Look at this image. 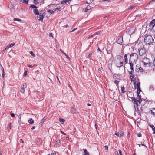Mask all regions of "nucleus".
Here are the masks:
<instances>
[{
	"mask_svg": "<svg viewBox=\"0 0 155 155\" xmlns=\"http://www.w3.org/2000/svg\"><path fill=\"white\" fill-rule=\"evenodd\" d=\"M116 59H115L114 61L116 66L119 68L123 66V62L122 57L118 55L116 56Z\"/></svg>",
	"mask_w": 155,
	"mask_h": 155,
	"instance_id": "f257e3e1",
	"label": "nucleus"
},
{
	"mask_svg": "<svg viewBox=\"0 0 155 155\" xmlns=\"http://www.w3.org/2000/svg\"><path fill=\"white\" fill-rule=\"evenodd\" d=\"M138 54L135 53H132L131 54L129 58V62L136 63L138 59Z\"/></svg>",
	"mask_w": 155,
	"mask_h": 155,
	"instance_id": "f03ea898",
	"label": "nucleus"
},
{
	"mask_svg": "<svg viewBox=\"0 0 155 155\" xmlns=\"http://www.w3.org/2000/svg\"><path fill=\"white\" fill-rule=\"evenodd\" d=\"M144 42L146 44L150 45L153 42V39L151 35H147L144 38Z\"/></svg>",
	"mask_w": 155,
	"mask_h": 155,
	"instance_id": "7ed1b4c3",
	"label": "nucleus"
},
{
	"mask_svg": "<svg viewBox=\"0 0 155 155\" xmlns=\"http://www.w3.org/2000/svg\"><path fill=\"white\" fill-rule=\"evenodd\" d=\"M142 64L145 67L149 66L150 63V60L149 58H144L142 60Z\"/></svg>",
	"mask_w": 155,
	"mask_h": 155,
	"instance_id": "20e7f679",
	"label": "nucleus"
},
{
	"mask_svg": "<svg viewBox=\"0 0 155 155\" xmlns=\"http://www.w3.org/2000/svg\"><path fill=\"white\" fill-rule=\"evenodd\" d=\"M137 96L138 99H137L135 97H132L131 98L132 100L135 103L137 106H138V103L139 104H140L141 102L142 101V100L141 98V96Z\"/></svg>",
	"mask_w": 155,
	"mask_h": 155,
	"instance_id": "39448f33",
	"label": "nucleus"
},
{
	"mask_svg": "<svg viewBox=\"0 0 155 155\" xmlns=\"http://www.w3.org/2000/svg\"><path fill=\"white\" fill-rule=\"evenodd\" d=\"M139 51V54L140 56H142L145 55L146 53V50L144 48H141L140 49H138Z\"/></svg>",
	"mask_w": 155,
	"mask_h": 155,
	"instance_id": "423d86ee",
	"label": "nucleus"
},
{
	"mask_svg": "<svg viewBox=\"0 0 155 155\" xmlns=\"http://www.w3.org/2000/svg\"><path fill=\"white\" fill-rule=\"evenodd\" d=\"M39 15L38 17L39 19H38L39 21H42L43 20L44 17L45 15V14L44 13H41L39 14Z\"/></svg>",
	"mask_w": 155,
	"mask_h": 155,
	"instance_id": "0eeeda50",
	"label": "nucleus"
},
{
	"mask_svg": "<svg viewBox=\"0 0 155 155\" xmlns=\"http://www.w3.org/2000/svg\"><path fill=\"white\" fill-rule=\"evenodd\" d=\"M123 38L122 37H120L118 38V40L117 41V43L118 44H121L123 42Z\"/></svg>",
	"mask_w": 155,
	"mask_h": 155,
	"instance_id": "6e6552de",
	"label": "nucleus"
},
{
	"mask_svg": "<svg viewBox=\"0 0 155 155\" xmlns=\"http://www.w3.org/2000/svg\"><path fill=\"white\" fill-rule=\"evenodd\" d=\"M150 29L153 33L155 34V24L150 26Z\"/></svg>",
	"mask_w": 155,
	"mask_h": 155,
	"instance_id": "1a4fd4ad",
	"label": "nucleus"
},
{
	"mask_svg": "<svg viewBox=\"0 0 155 155\" xmlns=\"http://www.w3.org/2000/svg\"><path fill=\"white\" fill-rule=\"evenodd\" d=\"M47 119L46 117H44L41 120L40 123L39 124V125L40 127H41L43 124L44 120Z\"/></svg>",
	"mask_w": 155,
	"mask_h": 155,
	"instance_id": "9d476101",
	"label": "nucleus"
},
{
	"mask_svg": "<svg viewBox=\"0 0 155 155\" xmlns=\"http://www.w3.org/2000/svg\"><path fill=\"white\" fill-rule=\"evenodd\" d=\"M15 45V44L14 43H12L11 44L8 45L6 47L5 50L4 51V52L6 50L9 49V48H11V47L14 46Z\"/></svg>",
	"mask_w": 155,
	"mask_h": 155,
	"instance_id": "9b49d317",
	"label": "nucleus"
},
{
	"mask_svg": "<svg viewBox=\"0 0 155 155\" xmlns=\"http://www.w3.org/2000/svg\"><path fill=\"white\" fill-rule=\"evenodd\" d=\"M134 85L135 89L138 88L139 89V88L140 87V82H137V83H134Z\"/></svg>",
	"mask_w": 155,
	"mask_h": 155,
	"instance_id": "f8f14e48",
	"label": "nucleus"
},
{
	"mask_svg": "<svg viewBox=\"0 0 155 155\" xmlns=\"http://www.w3.org/2000/svg\"><path fill=\"white\" fill-rule=\"evenodd\" d=\"M130 74V78L132 80V79H133L134 78V74L133 73L132 71H130L129 73Z\"/></svg>",
	"mask_w": 155,
	"mask_h": 155,
	"instance_id": "ddd939ff",
	"label": "nucleus"
},
{
	"mask_svg": "<svg viewBox=\"0 0 155 155\" xmlns=\"http://www.w3.org/2000/svg\"><path fill=\"white\" fill-rule=\"evenodd\" d=\"M135 28L134 27H132L129 28V31L130 34H132L134 31Z\"/></svg>",
	"mask_w": 155,
	"mask_h": 155,
	"instance_id": "4468645a",
	"label": "nucleus"
},
{
	"mask_svg": "<svg viewBox=\"0 0 155 155\" xmlns=\"http://www.w3.org/2000/svg\"><path fill=\"white\" fill-rule=\"evenodd\" d=\"M124 63L125 64L128 63L127 56V54H125L124 56Z\"/></svg>",
	"mask_w": 155,
	"mask_h": 155,
	"instance_id": "2eb2a0df",
	"label": "nucleus"
},
{
	"mask_svg": "<svg viewBox=\"0 0 155 155\" xmlns=\"http://www.w3.org/2000/svg\"><path fill=\"white\" fill-rule=\"evenodd\" d=\"M11 9L13 10H15V5L14 2H11Z\"/></svg>",
	"mask_w": 155,
	"mask_h": 155,
	"instance_id": "dca6fc26",
	"label": "nucleus"
},
{
	"mask_svg": "<svg viewBox=\"0 0 155 155\" xmlns=\"http://www.w3.org/2000/svg\"><path fill=\"white\" fill-rule=\"evenodd\" d=\"M75 106L74 105L71 110V112L72 113H76V111L75 110Z\"/></svg>",
	"mask_w": 155,
	"mask_h": 155,
	"instance_id": "f3484780",
	"label": "nucleus"
},
{
	"mask_svg": "<svg viewBox=\"0 0 155 155\" xmlns=\"http://www.w3.org/2000/svg\"><path fill=\"white\" fill-rule=\"evenodd\" d=\"M62 1H61L60 3L61 4H62L64 3H67V2H70L71 0H61Z\"/></svg>",
	"mask_w": 155,
	"mask_h": 155,
	"instance_id": "a211bd4d",
	"label": "nucleus"
},
{
	"mask_svg": "<svg viewBox=\"0 0 155 155\" xmlns=\"http://www.w3.org/2000/svg\"><path fill=\"white\" fill-rule=\"evenodd\" d=\"M33 12L34 13L37 15H39V11L38 9H34L33 10Z\"/></svg>",
	"mask_w": 155,
	"mask_h": 155,
	"instance_id": "6ab92c4d",
	"label": "nucleus"
},
{
	"mask_svg": "<svg viewBox=\"0 0 155 155\" xmlns=\"http://www.w3.org/2000/svg\"><path fill=\"white\" fill-rule=\"evenodd\" d=\"M1 70L2 71V77L3 78H4V75H5V71H4V69L3 67H2V66H1Z\"/></svg>",
	"mask_w": 155,
	"mask_h": 155,
	"instance_id": "aec40b11",
	"label": "nucleus"
},
{
	"mask_svg": "<svg viewBox=\"0 0 155 155\" xmlns=\"http://www.w3.org/2000/svg\"><path fill=\"white\" fill-rule=\"evenodd\" d=\"M134 63H131V62H129V64L130 67V69L131 70L133 71L134 70V68L133 67V65L134 64Z\"/></svg>",
	"mask_w": 155,
	"mask_h": 155,
	"instance_id": "412c9836",
	"label": "nucleus"
},
{
	"mask_svg": "<svg viewBox=\"0 0 155 155\" xmlns=\"http://www.w3.org/2000/svg\"><path fill=\"white\" fill-rule=\"evenodd\" d=\"M155 24V20L153 19L152 20L150 23V26H152V25H154Z\"/></svg>",
	"mask_w": 155,
	"mask_h": 155,
	"instance_id": "4be33fe9",
	"label": "nucleus"
},
{
	"mask_svg": "<svg viewBox=\"0 0 155 155\" xmlns=\"http://www.w3.org/2000/svg\"><path fill=\"white\" fill-rule=\"evenodd\" d=\"M28 122L29 124H32L34 123V120L32 118H30L28 120Z\"/></svg>",
	"mask_w": 155,
	"mask_h": 155,
	"instance_id": "5701e85b",
	"label": "nucleus"
},
{
	"mask_svg": "<svg viewBox=\"0 0 155 155\" xmlns=\"http://www.w3.org/2000/svg\"><path fill=\"white\" fill-rule=\"evenodd\" d=\"M83 155H89V153L87 152V150L86 149H84V151L83 153Z\"/></svg>",
	"mask_w": 155,
	"mask_h": 155,
	"instance_id": "b1692460",
	"label": "nucleus"
},
{
	"mask_svg": "<svg viewBox=\"0 0 155 155\" xmlns=\"http://www.w3.org/2000/svg\"><path fill=\"white\" fill-rule=\"evenodd\" d=\"M137 88V96H140V95H139V92H140L141 91V90L140 89V88H139V89L138 88Z\"/></svg>",
	"mask_w": 155,
	"mask_h": 155,
	"instance_id": "393cba45",
	"label": "nucleus"
},
{
	"mask_svg": "<svg viewBox=\"0 0 155 155\" xmlns=\"http://www.w3.org/2000/svg\"><path fill=\"white\" fill-rule=\"evenodd\" d=\"M91 8V7L90 6H87L85 10V12H87L88 10Z\"/></svg>",
	"mask_w": 155,
	"mask_h": 155,
	"instance_id": "a878e982",
	"label": "nucleus"
},
{
	"mask_svg": "<svg viewBox=\"0 0 155 155\" xmlns=\"http://www.w3.org/2000/svg\"><path fill=\"white\" fill-rule=\"evenodd\" d=\"M91 54L92 53L91 52L87 53L86 54L87 57L89 59H90V57L91 56Z\"/></svg>",
	"mask_w": 155,
	"mask_h": 155,
	"instance_id": "bb28decb",
	"label": "nucleus"
},
{
	"mask_svg": "<svg viewBox=\"0 0 155 155\" xmlns=\"http://www.w3.org/2000/svg\"><path fill=\"white\" fill-rule=\"evenodd\" d=\"M151 114L153 116H155V109H153V110H151Z\"/></svg>",
	"mask_w": 155,
	"mask_h": 155,
	"instance_id": "cd10ccee",
	"label": "nucleus"
},
{
	"mask_svg": "<svg viewBox=\"0 0 155 155\" xmlns=\"http://www.w3.org/2000/svg\"><path fill=\"white\" fill-rule=\"evenodd\" d=\"M86 2L88 4H90L93 2L94 0H86Z\"/></svg>",
	"mask_w": 155,
	"mask_h": 155,
	"instance_id": "c85d7f7f",
	"label": "nucleus"
},
{
	"mask_svg": "<svg viewBox=\"0 0 155 155\" xmlns=\"http://www.w3.org/2000/svg\"><path fill=\"white\" fill-rule=\"evenodd\" d=\"M59 121L62 123V124H63L65 121V120L63 119H62V118H60L59 119Z\"/></svg>",
	"mask_w": 155,
	"mask_h": 155,
	"instance_id": "c756f323",
	"label": "nucleus"
},
{
	"mask_svg": "<svg viewBox=\"0 0 155 155\" xmlns=\"http://www.w3.org/2000/svg\"><path fill=\"white\" fill-rule=\"evenodd\" d=\"M21 92L22 93H24L25 92L24 88L22 87V86H21V89L20 90Z\"/></svg>",
	"mask_w": 155,
	"mask_h": 155,
	"instance_id": "7c9ffc66",
	"label": "nucleus"
},
{
	"mask_svg": "<svg viewBox=\"0 0 155 155\" xmlns=\"http://www.w3.org/2000/svg\"><path fill=\"white\" fill-rule=\"evenodd\" d=\"M30 7L32 8L36 9L37 8V7L34 5H31Z\"/></svg>",
	"mask_w": 155,
	"mask_h": 155,
	"instance_id": "2f4dec72",
	"label": "nucleus"
},
{
	"mask_svg": "<svg viewBox=\"0 0 155 155\" xmlns=\"http://www.w3.org/2000/svg\"><path fill=\"white\" fill-rule=\"evenodd\" d=\"M28 0H21V2H22L23 3H25L26 4H28Z\"/></svg>",
	"mask_w": 155,
	"mask_h": 155,
	"instance_id": "473e14b6",
	"label": "nucleus"
},
{
	"mask_svg": "<svg viewBox=\"0 0 155 155\" xmlns=\"http://www.w3.org/2000/svg\"><path fill=\"white\" fill-rule=\"evenodd\" d=\"M60 9H61V7H59V8H55V9H54V10L55 11V12H57L58 10H60Z\"/></svg>",
	"mask_w": 155,
	"mask_h": 155,
	"instance_id": "72a5a7b5",
	"label": "nucleus"
},
{
	"mask_svg": "<svg viewBox=\"0 0 155 155\" xmlns=\"http://www.w3.org/2000/svg\"><path fill=\"white\" fill-rule=\"evenodd\" d=\"M33 2L35 4H38L39 3L38 0H34Z\"/></svg>",
	"mask_w": 155,
	"mask_h": 155,
	"instance_id": "f704fd0d",
	"label": "nucleus"
},
{
	"mask_svg": "<svg viewBox=\"0 0 155 155\" xmlns=\"http://www.w3.org/2000/svg\"><path fill=\"white\" fill-rule=\"evenodd\" d=\"M125 88L123 87H121V91L122 93H125Z\"/></svg>",
	"mask_w": 155,
	"mask_h": 155,
	"instance_id": "c9c22d12",
	"label": "nucleus"
},
{
	"mask_svg": "<svg viewBox=\"0 0 155 155\" xmlns=\"http://www.w3.org/2000/svg\"><path fill=\"white\" fill-rule=\"evenodd\" d=\"M48 11L51 14L54 13V11L53 10H48Z\"/></svg>",
	"mask_w": 155,
	"mask_h": 155,
	"instance_id": "e433bc0d",
	"label": "nucleus"
},
{
	"mask_svg": "<svg viewBox=\"0 0 155 155\" xmlns=\"http://www.w3.org/2000/svg\"><path fill=\"white\" fill-rule=\"evenodd\" d=\"M119 135L120 137H123L124 135L123 133L120 131Z\"/></svg>",
	"mask_w": 155,
	"mask_h": 155,
	"instance_id": "4c0bfd02",
	"label": "nucleus"
},
{
	"mask_svg": "<svg viewBox=\"0 0 155 155\" xmlns=\"http://www.w3.org/2000/svg\"><path fill=\"white\" fill-rule=\"evenodd\" d=\"M30 53L31 55L34 57H35V55L33 53V52L32 51H31L30 52Z\"/></svg>",
	"mask_w": 155,
	"mask_h": 155,
	"instance_id": "58836bf2",
	"label": "nucleus"
},
{
	"mask_svg": "<svg viewBox=\"0 0 155 155\" xmlns=\"http://www.w3.org/2000/svg\"><path fill=\"white\" fill-rule=\"evenodd\" d=\"M13 20L14 21H21V19H19L18 18H14L13 19Z\"/></svg>",
	"mask_w": 155,
	"mask_h": 155,
	"instance_id": "ea45409f",
	"label": "nucleus"
},
{
	"mask_svg": "<svg viewBox=\"0 0 155 155\" xmlns=\"http://www.w3.org/2000/svg\"><path fill=\"white\" fill-rule=\"evenodd\" d=\"M22 86L23 87L26 88L27 87L26 84L25 83H24Z\"/></svg>",
	"mask_w": 155,
	"mask_h": 155,
	"instance_id": "a19ab883",
	"label": "nucleus"
},
{
	"mask_svg": "<svg viewBox=\"0 0 155 155\" xmlns=\"http://www.w3.org/2000/svg\"><path fill=\"white\" fill-rule=\"evenodd\" d=\"M134 7L133 6H130L129 8H128V10H131L133 9Z\"/></svg>",
	"mask_w": 155,
	"mask_h": 155,
	"instance_id": "79ce46f5",
	"label": "nucleus"
},
{
	"mask_svg": "<svg viewBox=\"0 0 155 155\" xmlns=\"http://www.w3.org/2000/svg\"><path fill=\"white\" fill-rule=\"evenodd\" d=\"M139 70L140 71L143 72V69L141 67L139 68Z\"/></svg>",
	"mask_w": 155,
	"mask_h": 155,
	"instance_id": "37998d69",
	"label": "nucleus"
},
{
	"mask_svg": "<svg viewBox=\"0 0 155 155\" xmlns=\"http://www.w3.org/2000/svg\"><path fill=\"white\" fill-rule=\"evenodd\" d=\"M96 34H93V35H91L90 36H89V37H88L87 38L88 39H90V38H92V37L94 36Z\"/></svg>",
	"mask_w": 155,
	"mask_h": 155,
	"instance_id": "c03bdc74",
	"label": "nucleus"
},
{
	"mask_svg": "<svg viewBox=\"0 0 155 155\" xmlns=\"http://www.w3.org/2000/svg\"><path fill=\"white\" fill-rule=\"evenodd\" d=\"M114 134L117 135V136H118L119 135V132H116Z\"/></svg>",
	"mask_w": 155,
	"mask_h": 155,
	"instance_id": "a18cd8bd",
	"label": "nucleus"
},
{
	"mask_svg": "<svg viewBox=\"0 0 155 155\" xmlns=\"http://www.w3.org/2000/svg\"><path fill=\"white\" fill-rule=\"evenodd\" d=\"M8 129H11V123H9V125L8 126Z\"/></svg>",
	"mask_w": 155,
	"mask_h": 155,
	"instance_id": "49530a36",
	"label": "nucleus"
},
{
	"mask_svg": "<svg viewBox=\"0 0 155 155\" xmlns=\"http://www.w3.org/2000/svg\"><path fill=\"white\" fill-rule=\"evenodd\" d=\"M60 140H57L56 141V143L57 144H58L60 143Z\"/></svg>",
	"mask_w": 155,
	"mask_h": 155,
	"instance_id": "de8ad7c7",
	"label": "nucleus"
},
{
	"mask_svg": "<svg viewBox=\"0 0 155 155\" xmlns=\"http://www.w3.org/2000/svg\"><path fill=\"white\" fill-rule=\"evenodd\" d=\"M119 81H118L117 80H115L114 81V83L116 84L117 85H118V84L119 83Z\"/></svg>",
	"mask_w": 155,
	"mask_h": 155,
	"instance_id": "09e8293b",
	"label": "nucleus"
},
{
	"mask_svg": "<svg viewBox=\"0 0 155 155\" xmlns=\"http://www.w3.org/2000/svg\"><path fill=\"white\" fill-rule=\"evenodd\" d=\"M27 66L30 68H32L35 66V65H34L33 66H32V65H28Z\"/></svg>",
	"mask_w": 155,
	"mask_h": 155,
	"instance_id": "8fccbe9b",
	"label": "nucleus"
},
{
	"mask_svg": "<svg viewBox=\"0 0 155 155\" xmlns=\"http://www.w3.org/2000/svg\"><path fill=\"white\" fill-rule=\"evenodd\" d=\"M64 54L66 56L67 58L68 59H70V58L67 55V54L65 53H64Z\"/></svg>",
	"mask_w": 155,
	"mask_h": 155,
	"instance_id": "3c124183",
	"label": "nucleus"
},
{
	"mask_svg": "<svg viewBox=\"0 0 155 155\" xmlns=\"http://www.w3.org/2000/svg\"><path fill=\"white\" fill-rule=\"evenodd\" d=\"M105 150H108V147L107 146H105L104 147Z\"/></svg>",
	"mask_w": 155,
	"mask_h": 155,
	"instance_id": "603ef678",
	"label": "nucleus"
},
{
	"mask_svg": "<svg viewBox=\"0 0 155 155\" xmlns=\"http://www.w3.org/2000/svg\"><path fill=\"white\" fill-rule=\"evenodd\" d=\"M137 136H138L139 137H141V136H142L141 134H140V133H138V134H137Z\"/></svg>",
	"mask_w": 155,
	"mask_h": 155,
	"instance_id": "864d4df0",
	"label": "nucleus"
},
{
	"mask_svg": "<svg viewBox=\"0 0 155 155\" xmlns=\"http://www.w3.org/2000/svg\"><path fill=\"white\" fill-rule=\"evenodd\" d=\"M118 151L119 152V154L120 155H122V152H121V150H119Z\"/></svg>",
	"mask_w": 155,
	"mask_h": 155,
	"instance_id": "5fc2aeb1",
	"label": "nucleus"
},
{
	"mask_svg": "<svg viewBox=\"0 0 155 155\" xmlns=\"http://www.w3.org/2000/svg\"><path fill=\"white\" fill-rule=\"evenodd\" d=\"M24 74L25 76H26L27 75V71H25Z\"/></svg>",
	"mask_w": 155,
	"mask_h": 155,
	"instance_id": "6e6d98bb",
	"label": "nucleus"
},
{
	"mask_svg": "<svg viewBox=\"0 0 155 155\" xmlns=\"http://www.w3.org/2000/svg\"><path fill=\"white\" fill-rule=\"evenodd\" d=\"M11 116L12 117H13L15 116V114L14 113H12L11 114Z\"/></svg>",
	"mask_w": 155,
	"mask_h": 155,
	"instance_id": "4d7b16f0",
	"label": "nucleus"
},
{
	"mask_svg": "<svg viewBox=\"0 0 155 155\" xmlns=\"http://www.w3.org/2000/svg\"><path fill=\"white\" fill-rule=\"evenodd\" d=\"M49 36L50 37H52L53 36H52V34L51 33H50L49 34Z\"/></svg>",
	"mask_w": 155,
	"mask_h": 155,
	"instance_id": "13d9d810",
	"label": "nucleus"
},
{
	"mask_svg": "<svg viewBox=\"0 0 155 155\" xmlns=\"http://www.w3.org/2000/svg\"><path fill=\"white\" fill-rule=\"evenodd\" d=\"M61 133L62 134H63L64 135H66V134L64 133L62 131H61Z\"/></svg>",
	"mask_w": 155,
	"mask_h": 155,
	"instance_id": "bf43d9fd",
	"label": "nucleus"
},
{
	"mask_svg": "<svg viewBox=\"0 0 155 155\" xmlns=\"http://www.w3.org/2000/svg\"><path fill=\"white\" fill-rule=\"evenodd\" d=\"M20 142H21V143H23V140L22 139H20Z\"/></svg>",
	"mask_w": 155,
	"mask_h": 155,
	"instance_id": "052dcab7",
	"label": "nucleus"
},
{
	"mask_svg": "<svg viewBox=\"0 0 155 155\" xmlns=\"http://www.w3.org/2000/svg\"><path fill=\"white\" fill-rule=\"evenodd\" d=\"M77 29V28H74V29H73L71 31V32H74L76 29Z\"/></svg>",
	"mask_w": 155,
	"mask_h": 155,
	"instance_id": "680f3d73",
	"label": "nucleus"
},
{
	"mask_svg": "<svg viewBox=\"0 0 155 155\" xmlns=\"http://www.w3.org/2000/svg\"><path fill=\"white\" fill-rule=\"evenodd\" d=\"M153 64H154V65L155 66V59H154L153 62Z\"/></svg>",
	"mask_w": 155,
	"mask_h": 155,
	"instance_id": "e2e57ef3",
	"label": "nucleus"
},
{
	"mask_svg": "<svg viewBox=\"0 0 155 155\" xmlns=\"http://www.w3.org/2000/svg\"><path fill=\"white\" fill-rule=\"evenodd\" d=\"M35 126H33L32 127V128H31V129L32 130H33L34 129H35Z\"/></svg>",
	"mask_w": 155,
	"mask_h": 155,
	"instance_id": "0e129e2a",
	"label": "nucleus"
},
{
	"mask_svg": "<svg viewBox=\"0 0 155 155\" xmlns=\"http://www.w3.org/2000/svg\"><path fill=\"white\" fill-rule=\"evenodd\" d=\"M151 127L153 129H153L155 128V127H154V126H151Z\"/></svg>",
	"mask_w": 155,
	"mask_h": 155,
	"instance_id": "69168bd1",
	"label": "nucleus"
},
{
	"mask_svg": "<svg viewBox=\"0 0 155 155\" xmlns=\"http://www.w3.org/2000/svg\"><path fill=\"white\" fill-rule=\"evenodd\" d=\"M50 154L51 155H55V153H51Z\"/></svg>",
	"mask_w": 155,
	"mask_h": 155,
	"instance_id": "338daca9",
	"label": "nucleus"
},
{
	"mask_svg": "<svg viewBox=\"0 0 155 155\" xmlns=\"http://www.w3.org/2000/svg\"><path fill=\"white\" fill-rule=\"evenodd\" d=\"M153 130L154 131L153 134H155V128L153 129Z\"/></svg>",
	"mask_w": 155,
	"mask_h": 155,
	"instance_id": "774afa93",
	"label": "nucleus"
}]
</instances>
